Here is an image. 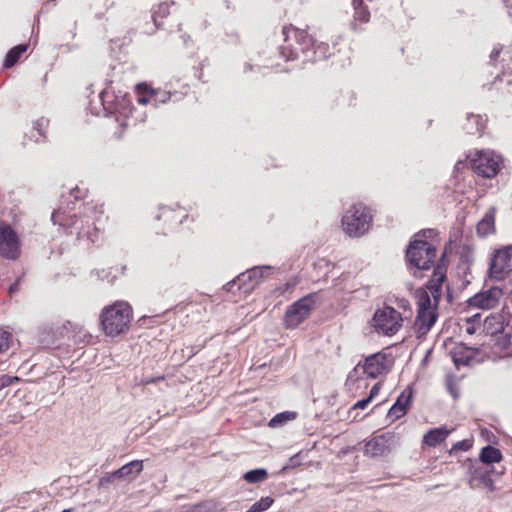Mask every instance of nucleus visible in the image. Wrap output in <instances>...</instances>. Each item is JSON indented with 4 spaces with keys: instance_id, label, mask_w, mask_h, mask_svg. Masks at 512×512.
<instances>
[{
    "instance_id": "4d7b16f0",
    "label": "nucleus",
    "mask_w": 512,
    "mask_h": 512,
    "mask_svg": "<svg viewBox=\"0 0 512 512\" xmlns=\"http://www.w3.org/2000/svg\"><path fill=\"white\" fill-rule=\"evenodd\" d=\"M163 377H158V378H145L142 380V383L147 385V384H150V383H154L156 381H159V380H162Z\"/></svg>"
},
{
    "instance_id": "37998d69",
    "label": "nucleus",
    "mask_w": 512,
    "mask_h": 512,
    "mask_svg": "<svg viewBox=\"0 0 512 512\" xmlns=\"http://www.w3.org/2000/svg\"><path fill=\"white\" fill-rule=\"evenodd\" d=\"M299 465H300V457H299V454H296L289 459L288 463L283 467V470L295 468Z\"/></svg>"
},
{
    "instance_id": "0eeeda50",
    "label": "nucleus",
    "mask_w": 512,
    "mask_h": 512,
    "mask_svg": "<svg viewBox=\"0 0 512 512\" xmlns=\"http://www.w3.org/2000/svg\"><path fill=\"white\" fill-rule=\"evenodd\" d=\"M416 238L410 242L406 249V260L408 266L419 270H429L436 258V248L426 240Z\"/></svg>"
},
{
    "instance_id": "864d4df0",
    "label": "nucleus",
    "mask_w": 512,
    "mask_h": 512,
    "mask_svg": "<svg viewBox=\"0 0 512 512\" xmlns=\"http://www.w3.org/2000/svg\"><path fill=\"white\" fill-rule=\"evenodd\" d=\"M117 477L113 475L112 473L107 474L106 476H103L100 479V485H105L106 483L111 482L113 479H116Z\"/></svg>"
},
{
    "instance_id": "e433bc0d",
    "label": "nucleus",
    "mask_w": 512,
    "mask_h": 512,
    "mask_svg": "<svg viewBox=\"0 0 512 512\" xmlns=\"http://www.w3.org/2000/svg\"><path fill=\"white\" fill-rule=\"evenodd\" d=\"M182 512H217V504L214 501H204L189 506Z\"/></svg>"
},
{
    "instance_id": "f257e3e1",
    "label": "nucleus",
    "mask_w": 512,
    "mask_h": 512,
    "mask_svg": "<svg viewBox=\"0 0 512 512\" xmlns=\"http://www.w3.org/2000/svg\"><path fill=\"white\" fill-rule=\"evenodd\" d=\"M84 191L78 187L62 193L60 203L51 215L53 224L62 227L68 236H75V243L89 248L100 238V222L103 211L94 205L82 204Z\"/></svg>"
},
{
    "instance_id": "7ed1b4c3",
    "label": "nucleus",
    "mask_w": 512,
    "mask_h": 512,
    "mask_svg": "<svg viewBox=\"0 0 512 512\" xmlns=\"http://www.w3.org/2000/svg\"><path fill=\"white\" fill-rule=\"evenodd\" d=\"M133 310L126 301H116L103 308L100 325L107 336L116 337L129 330Z\"/></svg>"
},
{
    "instance_id": "423d86ee",
    "label": "nucleus",
    "mask_w": 512,
    "mask_h": 512,
    "mask_svg": "<svg viewBox=\"0 0 512 512\" xmlns=\"http://www.w3.org/2000/svg\"><path fill=\"white\" fill-rule=\"evenodd\" d=\"M105 116L114 115L115 120L120 123V126H127L128 114L131 112V101L126 93L121 91L118 94L111 88L104 89L100 94Z\"/></svg>"
},
{
    "instance_id": "58836bf2",
    "label": "nucleus",
    "mask_w": 512,
    "mask_h": 512,
    "mask_svg": "<svg viewBox=\"0 0 512 512\" xmlns=\"http://www.w3.org/2000/svg\"><path fill=\"white\" fill-rule=\"evenodd\" d=\"M273 503H274V499L269 496H266V497H262L260 500L255 502L250 508L254 512H263V511H266L267 509H269Z\"/></svg>"
},
{
    "instance_id": "bb28decb",
    "label": "nucleus",
    "mask_w": 512,
    "mask_h": 512,
    "mask_svg": "<svg viewBox=\"0 0 512 512\" xmlns=\"http://www.w3.org/2000/svg\"><path fill=\"white\" fill-rule=\"evenodd\" d=\"M186 210H183L181 215L175 214V209L169 206H160V213L156 216L157 220H164L170 225L181 224L187 218Z\"/></svg>"
},
{
    "instance_id": "5fc2aeb1",
    "label": "nucleus",
    "mask_w": 512,
    "mask_h": 512,
    "mask_svg": "<svg viewBox=\"0 0 512 512\" xmlns=\"http://www.w3.org/2000/svg\"><path fill=\"white\" fill-rule=\"evenodd\" d=\"M505 8L507 9V13L512 19V0H502Z\"/></svg>"
},
{
    "instance_id": "a211bd4d",
    "label": "nucleus",
    "mask_w": 512,
    "mask_h": 512,
    "mask_svg": "<svg viewBox=\"0 0 512 512\" xmlns=\"http://www.w3.org/2000/svg\"><path fill=\"white\" fill-rule=\"evenodd\" d=\"M438 319V311L417 312L414 321V331L418 339L424 338Z\"/></svg>"
},
{
    "instance_id": "412c9836",
    "label": "nucleus",
    "mask_w": 512,
    "mask_h": 512,
    "mask_svg": "<svg viewBox=\"0 0 512 512\" xmlns=\"http://www.w3.org/2000/svg\"><path fill=\"white\" fill-rule=\"evenodd\" d=\"M446 279L445 270L441 266H437L433 272L431 279L426 284V289L431 293L436 304L441 298L442 284Z\"/></svg>"
},
{
    "instance_id": "6e6d98bb",
    "label": "nucleus",
    "mask_w": 512,
    "mask_h": 512,
    "mask_svg": "<svg viewBox=\"0 0 512 512\" xmlns=\"http://www.w3.org/2000/svg\"><path fill=\"white\" fill-rule=\"evenodd\" d=\"M20 282L19 280L9 286V293L13 294L18 291Z\"/></svg>"
},
{
    "instance_id": "1a4fd4ad",
    "label": "nucleus",
    "mask_w": 512,
    "mask_h": 512,
    "mask_svg": "<svg viewBox=\"0 0 512 512\" xmlns=\"http://www.w3.org/2000/svg\"><path fill=\"white\" fill-rule=\"evenodd\" d=\"M78 330H80V326L70 321H66L62 325L39 327L37 335L39 346L43 349L58 348L61 340Z\"/></svg>"
},
{
    "instance_id": "aec40b11",
    "label": "nucleus",
    "mask_w": 512,
    "mask_h": 512,
    "mask_svg": "<svg viewBox=\"0 0 512 512\" xmlns=\"http://www.w3.org/2000/svg\"><path fill=\"white\" fill-rule=\"evenodd\" d=\"M479 348L475 347H468L464 345L463 343H460L456 345L451 351V359L457 369L460 368V366H468L474 359L475 355L477 354Z\"/></svg>"
},
{
    "instance_id": "de8ad7c7",
    "label": "nucleus",
    "mask_w": 512,
    "mask_h": 512,
    "mask_svg": "<svg viewBox=\"0 0 512 512\" xmlns=\"http://www.w3.org/2000/svg\"><path fill=\"white\" fill-rule=\"evenodd\" d=\"M370 402H371L370 398L366 397V398H364V399H362V400L357 401V402L353 405L352 409H364V408H366V406H367Z\"/></svg>"
},
{
    "instance_id": "13d9d810",
    "label": "nucleus",
    "mask_w": 512,
    "mask_h": 512,
    "mask_svg": "<svg viewBox=\"0 0 512 512\" xmlns=\"http://www.w3.org/2000/svg\"><path fill=\"white\" fill-rule=\"evenodd\" d=\"M252 69V65L249 63H246L244 66V72L250 71Z\"/></svg>"
},
{
    "instance_id": "72a5a7b5",
    "label": "nucleus",
    "mask_w": 512,
    "mask_h": 512,
    "mask_svg": "<svg viewBox=\"0 0 512 512\" xmlns=\"http://www.w3.org/2000/svg\"><path fill=\"white\" fill-rule=\"evenodd\" d=\"M268 472L264 468H257L247 471L243 478L248 483H259L267 479Z\"/></svg>"
},
{
    "instance_id": "052dcab7",
    "label": "nucleus",
    "mask_w": 512,
    "mask_h": 512,
    "mask_svg": "<svg viewBox=\"0 0 512 512\" xmlns=\"http://www.w3.org/2000/svg\"><path fill=\"white\" fill-rule=\"evenodd\" d=\"M508 356H512V345L509 347V351L507 352Z\"/></svg>"
},
{
    "instance_id": "f3484780",
    "label": "nucleus",
    "mask_w": 512,
    "mask_h": 512,
    "mask_svg": "<svg viewBox=\"0 0 512 512\" xmlns=\"http://www.w3.org/2000/svg\"><path fill=\"white\" fill-rule=\"evenodd\" d=\"M413 398V389L407 386L397 397L394 404L391 406L387 413V419L395 421L403 417L410 407Z\"/></svg>"
},
{
    "instance_id": "8fccbe9b",
    "label": "nucleus",
    "mask_w": 512,
    "mask_h": 512,
    "mask_svg": "<svg viewBox=\"0 0 512 512\" xmlns=\"http://www.w3.org/2000/svg\"><path fill=\"white\" fill-rule=\"evenodd\" d=\"M238 285L239 286V282H238V276L236 277V279L226 283L224 286H223V289L227 292H230L233 290L234 286L235 285Z\"/></svg>"
},
{
    "instance_id": "473e14b6",
    "label": "nucleus",
    "mask_w": 512,
    "mask_h": 512,
    "mask_svg": "<svg viewBox=\"0 0 512 512\" xmlns=\"http://www.w3.org/2000/svg\"><path fill=\"white\" fill-rule=\"evenodd\" d=\"M512 51H503L502 47H494L489 55V62L492 65H496V62L501 54H503L502 62L503 68L507 71H512V55H510Z\"/></svg>"
},
{
    "instance_id": "4be33fe9",
    "label": "nucleus",
    "mask_w": 512,
    "mask_h": 512,
    "mask_svg": "<svg viewBox=\"0 0 512 512\" xmlns=\"http://www.w3.org/2000/svg\"><path fill=\"white\" fill-rule=\"evenodd\" d=\"M389 451V438L380 435L365 444V453L371 457L382 456Z\"/></svg>"
},
{
    "instance_id": "a878e982",
    "label": "nucleus",
    "mask_w": 512,
    "mask_h": 512,
    "mask_svg": "<svg viewBox=\"0 0 512 512\" xmlns=\"http://www.w3.org/2000/svg\"><path fill=\"white\" fill-rule=\"evenodd\" d=\"M486 119L480 114H468L466 122L463 125L467 134H481L485 128Z\"/></svg>"
},
{
    "instance_id": "cd10ccee",
    "label": "nucleus",
    "mask_w": 512,
    "mask_h": 512,
    "mask_svg": "<svg viewBox=\"0 0 512 512\" xmlns=\"http://www.w3.org/2000/svg\"><path fill=\"white\" fill-rule=\"evenodd\" d=\"M29 44H19L11 48L7 53L3 61V68H12L21 58V56L28 50Z\"/></svg>"
},
{
    "instance_id": "c03bdc74",
    "label": "nucleus",
    "mask_w": 512,
    "mask_h": 512,
    "mask_svg": "<svg viewBox=\"0 0 512 512\" xmlns=\"http://www.w3.org/2000/svg\"><path fill=\"white\" fill-rule=\"evenodd\" d=\"M361 363H358V365L348 374L347 382H353L358 380L359 378V371L361 370Z\"/></svg>"
},
{
    "instance_id": "bf43d9fd",
    "label": "nucleus",
    "mask_w": 512,
    "mask_h": 512,
    "mask_svg": "<svg viewBox=\"0 0 512 512\" xmlns=\"http://www.w3.org/2000/svg\"><path fill=\"white\" fill-rule=\"evenodd\" d=\"M61 512H75V510L73 508H69V509H64Z\"/></svg>"
},
{
    "instance_id": "4468645a",
    "label": "nucleus",
    "mask_w": 512,
    "mask_h": 512,
    "mask_svg": "<svg viewBox=\"0 0 512 512\" xmlns=\"http://www.w3.org/2000/svg\"><path fill=\"white\" fill-rule=\"evenodd\" d=\"M503 296V290L498 286H492L482 290L467 300L469 308L489 310L495 308Z\"/></svg>"
},
{
    "instance_id": "20e7f679",
    "label": "nucleus",
    "mask_w": 512,
    "mask_h": 512,
    "mask_svg": "<svg viewBox=\"0 0 512 512\" xmlns=\"http://www.w3.org/2000/svg\"><path fill=\"white\" fill-rule=\"evenodd\" d=\"M372 222L373 214L371 208L362 202H358L344 210L341 218V227L347 236L359 238L370 230Z\"/></svg>"
},
{
    "instance_id": "2eb2a0df",
    "label": "nucleus",
    "mask_w": 512,
    "mask_h": 512,
    "mask_svg": "<svg viewBox=\"0 0 512 512\" xmlns=\"http://www.w3.org/2000/svg\"><path fill=\"white\" fill-rule=\"evenodd\" d=\"M511 257L512 246L496 250L490 261L489 276L496 280H502L509 270Z\"/></svg>"
},
{
    "instance_id": "f03ea898",
    "label": "nucleus",
    "mask_w": 512,
    "mask_h": 512,
    "mask_svg": "<svg viewBox=\"0 0 512 512\" xmlns=\"http://www.w3.org/2000/svg\"><path fill=\"white\" fill-rule=\"evenodd\" d=\"M284 43L279 47V55L285 61H295L298 67L307 63L325 60L332 54L330 46L319 41L307 30L283 27Z\"/></svg>"
},
{
    "instance_id": "ddd939ff",
    "label": "nucleus",
    "mask_w": 512,
    "mask_h": 512,
    "mask_svg": "<svg viewBox=\"0 0 512 512\" xmlns=\"http://www.w3.org/2000/svg\"><path fill=\"white\" fill-rule=\"evenodd\" d=\"M274 268L269 265L255 266L238 275L239 290L244 294L251 293Z\"/></svg>"
},
{
    "instance_id": "603ef678",
    "label": "nucleus",
    "mask_w": 512,
    "mask_h": 512,
    "mask_svg": "<svg viewBox=\"0 0 512 512\" xmlns=\"http://www.w3.org/2000/svg\"><path fill=\"white\" fill-rule=\"evenodd\" d=\"M380 390V383H376L370 390V393L368 395V398L372 400L376 395H378Z\"/></svg>"
},
{
    "instance_id": "a19ab883",
    "label": "nucleus",
    "mask_w": 512,
    "mask_h": 512,
    "mask_svg": "<svg viewBox=\"0 0 512 512\" xmlns=\"http://www.w3.org/2000/svg\"><path fill=\"white\" fill-rule=\"evenodd\" d=\"M19 381V378L16 376H10L7 374L0 375V391L10 385Z\"/></svg>"
},
{
    "instance_id": "4c0bfd02",
    "label": "nucleus",
    "mask_w": 512,
    "mask_h": 512,
    "mask_svg": "<svg viewBox=\"0 0 512 512\" xmlns=\"http://www.w3.org/2000/svg\"><path fill=\"white\" fill-rule=\"evenodd\" d=\"M13 336L11 332L0 328V353L7 351L12 343Z\"/></svg>"
},
{
    "instance_id": "680f3d73",
    "label": "nucleus",
    "mask_w": 512,
    "mask_h": 512,
    "mask_svg": "<svg viewBox=\"0 0 512 512\" xmlns=\"http://www.w3.org/2000/svg\"><path fill=\"white\" fill-rule=\"evenodd\" d=\"M368 289H369V287H366V288H365V293H364V295H365V296H368V292H367V291H368Z\"/></svg>"
},
{
    "instance_id": "e2e57ef3",
    "label": "nucleus",
    "mask_w": 512,
    "mask_h": 512,
    "mask_svg": "<svg viewBox=\"0 0 512 512\" xmlns=\"http://www.w3.org/2000/svg\"><path fill=\"white\" fill-rule=\"evenodd\" d=\"M142 86H145V84H138V88H141Z\"/></svg>"
},
{
    "instance_id": "dca6fc26",
    "label": "nucleus",
    "mask_w": 512,
    "mask_h": 512,
    "mask_svg": "<svg viewBox=\"0 0 512 512\" xmlns=\"http://www.w3.org/2000/svg\"><path fill=\"white\" fill-rule=\"evenodd\" d=\"M390 369V362L385 353H374L365 358L364 364L361 367L363 374L370 378H377L386 374Z\"/></svg>"
},
{
    "instance_id": "3c124183",
    "label": "nucleus",
    "mask_w": 512,
    "mask_h": 512,
    "mask_svg": "<svg viewBox=\"0 0 512 512\" xmlns=\"http://www.w3.org/2000/svg\"><path fill=\"white\" fill-rule=\"evenodd\" d=\"M137 101H138V103L143 104V105H145L147 103L153 104V100L151 99V91L149 92L148 96H139L137 98Z\"/></svg>"
},
{
    "instance_id": "b1692460",
    "label": "nucleus",
    "mask_w": 512,
    "mask_h": 512,
    "mask_svg": "<svg viewBox=\"0 0 512 512\" xmlns=\"http://www.w3.org/2000/svg\"><path fill=\"white\" fill-rule=\"evenodd\" d=\"M354 7V16L351 26L354 30H359V24L367 23L370 20V12L364 6V0H352Z\"/></svg>"
},
{
    "instance_id": "393cba45",
    "label": "nucleus",
    "mask_w": 512,
    "mask_h": 512,
    "mask_svg": "<svg viewBox=\"0 0 512 512\" xmlns=\"http://www.w3.org/2000/svg\"><path fill=\"white\" fill-rule=\"evenodd\" d=\"M449 434L450 430L444 426L430 429L423 436V443L429 447H435L445 441Z\"/></svg>"
},
{
    "instance_id": "ea45409f",
    "label": "nucleus",
    "mask_w": 512,
    "mask_h": 512,
    "mask_svg": "<svg viewBox=\"0 0 512 512\" xmlns=\"http://www.w3.org/2000/svg\"><path fill=\"white\" fill-rule=\"evenodd\" d=\"M48 125H49V120L46 118H40L34 122V130H36L38 132L39 136L43 140L46 139Z\"/></svg>"
},
{
    "instance_id": "79ce46f5",
    "label": "nucleus",
    "mask_w": 512,
    "mask_h": 512,
    "mask_svg": "<svg viewBox=\"0 0 512 512\" xmlns=\"http://www.w3.org/2000/svg\"><path fill=\"white\" fill-rule=\"evenodd\" d=\"M446 388L448 392L452 395L453 398H458L459 396V390L456 386V383L454 382L453 377H448L446 380Z\"/></svg>"
},
{
    "instance_id": "49530a36",
    "label": "nucleus",
    "mask_w": 512,
    "mask_h": 512,
    "mask_svg": "<svg viewBox=\"0 0 512 512\" xmlns=\"http://www.w3.org/2000/svg\"><path fill=\"white\" fill-rule=\"evenodd\" d=\"M479 328L474 322L466 319L465 331L467 334L473 335Z\"/></svg>"
},
{
    "instance_id": "c9c22d12",
    "label": "nucleus",
    "mask_w": 512,
    "mask_h": 512,
    "mask_svg": "<svg viewBox=\"0 0 512 512\" xmlns=\"http://www.w3.org/2000/svg\"><path fill=\"white\" fill-rule=\"evenodd\" d=\"M170 14V5L166 2L160 3L152 11V19L156 27H160L159 19H163Z\"/></svg>"
},
{
    "instance_id": "f704fd0d",
    "label": "nucleus",
    "mask_w": 512,
    "mask_h": 512,
    "mask_svg": "<svg viewBox=\"0 0 512 512\" xmlns=\"http://www.w3.org/2000/svg\"><path fill=\"white\" fill-rule=\"evenodd\" d=\"M296 416L297 413L292 411L278 413L269 421V426L272 428L280 427L287 423L288 421L294 420Z\"/></svg>"
},
{
    "instance_id": "6ab92c4d",
    "label": "nucleus",
    "mask_w": 512,
    "mask_h": 512,
    "mask_svg": "<svg viewBox=\"0 0 512 512\" xmlns=\"http://www.w3.org/2000/svg\"><path fill=\"white\" fill-rule=\"evenodd\" d=\"M490 474L491 471L485 469L482 466L473 467L470 470V477L468 480L470 488L477 489L480 487H485L491 492L494 491L495 486Z\"/></svg>"
},
{
    "instance_id": "c756f323",
    "label": "nucleus",
    "mask_w": 512,
    "mask_h": 512,
    "mask_svg": "<svg viewBox=\"0 0 512 512\" xmlns=\"http://www.w3.org/2000/svg\"><path fill=\"white\" fill-rule=\"evenodd\" d=\"M417 299V312L433 311L437 310L438 303L434 301L432 304L431 296L425 289H418L416 291Z\"/></svg>"
},
{
    "instance_id": "7c9ffc66",
    "label": "nucleus",
    "mask_w": 512,
    "mask_h": 512,
    "mask_svg": "<svg viewBox=\"0 0 512 512\" xmlns=\"http://www.w3.org/2000/svg\"><path fill=\"white\" fill-rule=\"evenodd\" d=\"M184 93H178L177 91H155L151 90V99L153 100V106L157 108L160 104H165L174 98V101H178L182 98Z\"/></svg>"
},
{
    "instance_id": "f8f14e48",
    "label": "nucleus",
    "mask_w": 512,
    "mask_h": 512,
    "mask_svg": "<svg viewBox=\"0 0 512 512\" xmlns=\"http://www.w3.org/2000/svg\"><path fill=\"white\" fill-rule=\"evenodd\" d=\"M19 255L20 241L17 233L9 224L0 222V256L8 260H15Z\"/></svg>"
},
{
    "instance_id": "2f4dec72",
    "label": "nucleus",
    "mask_w": 512,
    "mask_h": 512,
    "mask_svg": "<svg viewBox=\"0 0 512 512\" xmlns=\"http://www.w3.org/2000/svg\"><path fill=\"white\" fill-rule=\"evenodd\" d=\"M503 456L501 451L491 445L483 447L479 454V460L482 464L498 463L502 460Z\"/></svg>"
},
{
    "instance_id": "39448f33",
    "label": "nucleus",
    "mask_w": 512,
    "mask_h": 512,
    "mask_svg": "<svg viewBox=\"0 0 512 512\" xmlns=\"http://www.w3.org/2000/svg\"><path fill=\"white\" fill-rule=\"evenodd\" d=\"M482 332L489 336V345L496 350H509L512 345V326L503 312L491 313L482 323Z\"/></svg>"
},
{
    "instance_id": "a18cd8bd",
    "label": "nucleus",
    "mask_w": 512,
    "mask_h": 512,
    "mask_svg": "<svg viewBox=\"0 0 512 512\" xmlns=\"http://www.w3.org/2000/svg\"><path fill=\"white\" fill-rule=\"evenodd\" d=\"M470 447H471V445H470V443L467 440H462V441L456 442L452 446V450H455V451H458V450L467 451Z\"/></svg>"
},
{
    "instance_id": "9b49d317",
    "label": "nucleus",
    "mask_w": 512,
    "mask_h": 512,
    "mask_svg": "<svg viewBox=\"0 0 512 512\" xmlns=\"http://www.w3.org/2000/svg\"><path fill=\"white\" fill-rule=\"evenodd\" d=\"M472 162L473 169L478 175L485 178H492L498 174L502 158L494 151L483 150L477 152Z\"/></svg>"
},
{
    "instance_id": "c85d7f7f",
    "label": "nucleus",
    "mask_w": 512,
    "mask_h": 512,
    "mask_svg": "<svg viewBox=\"0 0 512 512\" xmlns=\"http://www.w3.org/2000/svg\"><path fill=\"white\" fill-rule=\"evenodd\" d=\"M495 230V215L494 209L490 210L485 216L478 222L476 226L477 234L481 237H485Z\"/></svg>"
},
{
    "instance_id": "09e8293b",
    "label": "nucleus",
    "mask_w": 512,
    "mask_h": 512,
    "mask_svg": "<svg viewBox=\"0 0 512 512\" xmlns=\"http://www.w3.org/2000/svg\"><path fill=\"white\" fill-rule=\"evenodd\" d=\"M482 315L480 313H476L472 315L471 317H468L467 320L474 322L478 327L482 328L481 324V317Z\"/></svg>"
},
{
    "instance_id": "5701e85b",
    "label": "nucleus",
    "mask_w": 512,
    "mask_h": 512,
    "mask_svg": "<svg viewBox=\"0 0 512 512\" xmlns=\"http://www.w3.org/2000/svg\"><path fill=\"white\" fill-rule=\"evenodd\" d=\"M143 471V461L133 460L113 472L117 479H135Z\"/></svg>"
},
{
    "instance_id": "9d476101",
    "label": "nucleus",
    "mask_w": 512,
    "mask_h": 512,
    "mask_svg": "<svg viewBox=\"0 0 512 512\" xmlns=\"http://www.w3.org/2000/svg\"><path fill=\"white\" fill-rule=\"evenodd\" d=\"M372 320L375 330L387 336L396 334L403 322L401 313L388 305L377 309Z\"/></svg>"
},
{
    "instance_id": "6e6552de",
    "label": "nucleus",
    "mask_w": 512,
    "mask_h": 512,
    "mask_svg": "<svg viewBox=\"0 0 512 512\" xmlns=\"http://www.w3.org/2000/svg\"><path fill=\"white\" fill-rule=\"evenodd\" d=\"M317 301V294L310 293L291 305H289L284 314V326L287 329H295L303 323L314 309Z\"/></svg>"
}]
</instances>
